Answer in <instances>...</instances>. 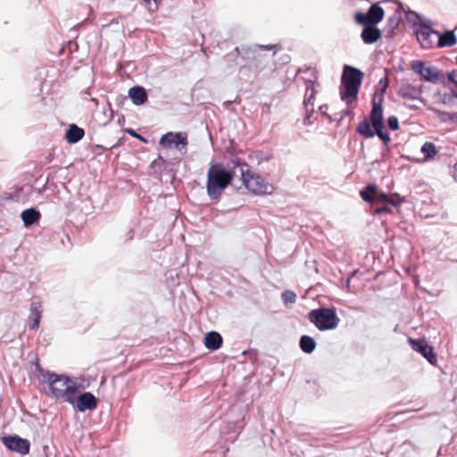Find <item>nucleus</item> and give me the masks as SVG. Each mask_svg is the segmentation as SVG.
<instances>
[{"instance_id":"1","label":"nucleus","mask_w":457,"mask_h":457,"mask_svg":"<svg viewBox=\"0 0 457 457\" xmlns=\"http://www.w3.org/2000/svg\"><path fill=\"white\" fill-rule=\"evenodd\" d=\"M36 371L38 378L48 384L51 397L75 404V398L79 394V385L75 381L64 375L45 371L39 364H37Z\"/></svg>"},{"instance_id":"2","label":"nucleus","mask_w":457,"mask_h":457,"mask_svg":"<svg viewBox=\"0 0 457 457\" xmlns=\"http://www.w3.org/2000/svg\"><path fill=\"white\" fill-rule=\"evenodd\" d=\"M234 172L227 170L218 162H212L207 171L206 190L212 199L220 197L225 188L231 183Z\"/></svg>"},{"instance_id":"3","label":"nucleus","mask_w":457,"mask_h":457,"mask_svg":"<svg viewBox=\"0 0 457 457\" xmlns=\"http://www.w3.org/2000/svg\"><path fill=\"white\" fill-rule=\"evenodd\" d=\"M363 79V73L357 68L345 65L341 77L340 97L350 105L355 102Z\"/></svg>"},{"instance_id":"4","label":"nucleus","mask_w":457,"mask_h":457,"mask_svg":"<svg viewBox=\"0 0 457 457\" xmlns=\"http://www.w3.org/2000/svg\"><path fill=\"white\" fill-rule=\"evenodd\" d=\"M232 162L235 166L241 165L247 168L246 170L241 168V180L244 186L253 194L262 195L273 193V185L269 183L262 176L249 169L246 163L241 164L239 159L233 160Z\"/></svg>"},{"instance_id":"5","label":"nucleus","mask_w":457,"mask_h":457,"mask_svg":"<svg viewBox=\"0 0 457 457\" xmlns=\"http://www.w3.org/2000/svg\"><path fill=\"white\" fill-rule=\"evenodd\" d=\"M307 317L310 322L314 324L320 331L335 329L340 321L334 307H320L312 310Z\"/></svg>"},{"instance_id":"6","label":"nucleus","mask_w":457,"mask_h":457,"mask_svg":"<svg viewBox=\"0 0 457 457\" xmlns=\"http://www.w3.org/2000/svg\"><path fill=\"white\" fill-rule=\"evenodd\" d=\"M382 97L372 102V110L370 114V121L376 130L377 136L386 145L390 141V137L384 124Z\"/></svg>"},{"instance_id":"7","label":"nucleus","mask_w":457,"mask_h":457,"mask_svg":"<svg viewBox=\"0 0 457 457\" xmlns=\"http://www.w3.org/2000/svg\"><path fill=\"white\" fill-rule=\"evenodd\" d=\"M384 10L378 4H373L367 13L358 12L354 14V21L360 25H377L384 19Z\"/></svg>"},{"instance_id":"8","label":"nucleus","mask_w":457,"mask_h":457,"mask_svg":"<svg viewBox=\"0 0 457 457\" xmlns=\"http://www.w3.org/2000/svg\"><path fill=\"white\" fill-rule=\"evenodd\" d=\"M408 342L411 348L420 353L424 358H426L429 363L436 364L437 358L434 352L433 346L429 345L425 338L414 339L411 337L408 338Z\"/></svg>"},{"instance_id":"9","label":"nucleus","mask_w":457,"mask_h":457,"mask_svg":"<svg viewBox=\"0 0 457 457\" xmlns=\"http://www.w3.org/2000/svg\"><path fill=\"white\" fill-rule=\"evenodd\" d=\"M4 446L12 451L21 454L29 453L30 444L27 439H23L18 436H8L2 438Z\"/></svg>"},{"instance_id":"10","label":"nucleus","mask_w":457,"mask_h":457,"mask_svg":"<svg viewBox=\"0 0 457 457\" xmlns=\"http://www.w3.org/2000/svg\"><path fill=\"white\" fill-rule=\"evenodd\" d=\"M73 406L81 412L87 410L93 411L97 407V399L92 393L85 392L76 395Z\"/></svg>"},{"instance_id":"11","label":"nucleus","mask_w":457,"mask_h":457,"mask_svg":"<svg viewBox=\"0 0 457 457\" xmlns=\"http://www.w3.org/2000/svg\"><path fill=\"white\" fill-rule=\"evenodd\" d=\"M416 36L418 41L420 43L421 46L423 48H431L433 47V45L435 43L434 39L432 38L433 36H438V32L433 30L429 26L427 25H420L417 31Z\"/></svg>"},{"instance_id":"12","label":"nucleus","mask_w":457,"mask_h":457,"mask_svg":"<svg viewBox=\"0 0 457 457\" xmlns=\"http://www.w3.org/2000/svg\"><path fill=\"white\" fill-rule=\"evenodd\" d=\"M412 69L426 81L436 82L440 79V72L434 67H426L423 62H415Z\"/></svg>"},{"instance_id":"13","label":"nucleus","mask_w":457,"mask_h":457,"mask_svg":"<svg viewBox=\"0 0 457 457\" xmlns=\"http://www.w3.org/2000/svg\"><path fill=\"white\" fill-rule=\"evenodd\" d=\"M159 144L163 147H170L172 145L186 146L187 145V137L186 134L181 132H168L161 137Z\"/></svg>"},{"instance_id":"14","label":"nucleus","mask_w":457,"mask_h":457,"mask_svg":"<svg viewBox=\"0 0 457 457\" xmlns=\"http://www.w3.org/2000/svg\"><path fill=\"white\" fill-rule=\"evenodd\" d=\"M361 39L365 44H373L377 42L382 36L381 31L372 24L362 25Z\"/></svg>"},{"instance_id":"15","label":"nucleus","mask_w":457,"mask_h":457,"mask_svg":"<svg viewBox=\"0 0 457 457\" xmlns=\"http://www.w3.org/2000/svg\"><path fill=\"white\" fill-rule=\"evenodd\" d=\"M29 311L31 313V320L29 322V328L34 330L39 327L42 313L41 303L39 302L31 303Z\"/></svg>"},{"instance_id":"16","label":"nucleus","mask_w":457,"mask_h":457,"mask_svg":"<svg viewBox=\"0 0 457 457\" xmlns=\"http://www.w3.org/2000/svg\"><path fill=\"white\" fill-rule=\"evenodd\" d=\"M222 343L223 339L218 332H208L204 337V345L211 351H215L220 348Z\"/></svg>"},{"instance_id":"17","label":"nucleus","mask_w":457,"mask_h":457,"mask_svg":"<svg viewBox=\"0 0 457 457\" xmlns=\"http://www.w3.org/2000/svg\"><path fill=\"white\" fill-rule=\"evenodd\" d=\"M129 96L132 103L136 105H140L147 101V94L143 87L136 86L129 90Z\"/></svg>"},{"instance_id":"18","label":"nucleus","mask_w":457,"mask_h":457,"mask_svg":"<svg viewBox=\"0 0 457 457\" xmlns=\"http://www.w3.org/2000/svg\"><path fill=\"white\" fill-rule=\"evenodd\" d=\"M85 135L83 129L75 124H71L66 131V139L71 144H75L81 140Z\"/></svg>"},{"instance_id":"19","label":"nucleus","mask_w":457,"mask_h":457,"mask_svg":"<svg viewBox=\"0 0 457 457\" xmlns=\"http://www.w3.org/2000/svg\"><path fill=\"white\" fill-rule=\"evenodd\" d=\"M40 217V212L33 208L27 209L21 212V219L26 227L37 222Z\"/></svg>"},{"instance_id":"20","label":"nucleus","mask_w":457,"mask_h":457,"mask_svg":"<svg viewBox=\"0 0 457 457\" xmlns=\"http://www.w3.org/2000/svg\"><path fill=\"white\" fill-rule=\"evenodd\" d=\"M357 133L364 137L365 138H370L373 137L376 134V130L372 127V124L368 120H361L357 128H356Z\"/></svg>"},{"instance_id":"21","label":"nucleus","mask_w":457,"mask_h":457,"mask_svg":"<svg viewBox=\"0 0 457 457\" xmlns=\"http://www.w3.org/2000/svg\"><path fill=\"white\" fill-rule=\"evenodd\" d=\"M438 40L437 46L438 47H445V46H453L456 44V37L452 30H447L444 34L440 35L438 33Z\"/></svg>"},{"instance_id":"22","label":"nucleus","mask_w":457,"mask_h":457,"mask_svg":"<svg viewBox=\"0 0 457 457\" xmlns=\"http://www.w3.org/2000/svg\"><path fill=\"white\" fill-rule=\"evenodd\" d=\"M316 94L317 89L315 87V83L312 81H308L306 83V93L303 100V104L306 108H309V106H311V108H313Z\"/></svg>"},{"instance_id":"23","label":"nucleus","mask_w":457,"mask_h":457,"mask_svg":"<svg viewBox=\"0 0 457 457\" xmlns=\"http://www.w3.org/2000/svg\"><path fill=\"white\" fill-rule=\"evenodd\" d=\"M398 95L402 98L414 100V99L420 98V96L421 95V91L420 89H417L413 87L407 85V86L402 87L399 89Z\"/></svg>"},{"instance_id":"24","label":"nucleus","mask_w":457,"mask_h":457,"mask_svg":"<svg viewBox=\"0 0 457 457\" xmlns=\"http://www.w3.org/2000/svg\"><path fill=\"white\" fill-rule=\"evenodd\" d=\"M301 350L305 353H312L316 348L315 340L310 336H302L300 338Z\"/></svg>"},{"instance_id":"25","label":"nucleus","mask_w":457,"mask_h":457,"mask_svg":"<svg viewBox=\"0 0 457 457\" xmlns=\"http://www.w3.org/2000/svg\"><path fill=\"white\" fill-rule=\"evenodd\" d=\"M377 190V186L374 184L368 185L361 191V196L363 201L367 203H373L375 198V194Z\"/></svg>"},{"instance_id":"26","label":"nucleus","mask_w":457,"mask_h":457,"mask_svg":"<svg viewBox=\"0 0 457 457\" xmlns=\"http://www.w3.org/2000/svg\"><path fill=\"white\" fill-rule=\"evenodd\" d=\"M421 153L424 154L425 159H432L434 156L436 155L437 150L436 145L431 142H426L421 146Z\"/></svg>"},{"instance_id":"27","label":"nucleus","mask_w":457,"mask_h":457,"mask_svg":"<svg viewBox=\"0 0 457 457\" xmlns=\"http://www.w3.org/2000/svg\"><path fill=\"white\" fill-rule=\"evenodd\" d=\"M285 304L295 303L296 301V294L291 290H286L281 295Z\"/></svg>"},{"instance_id":"28","label":"nucleus","mask_w":457,"mask_h":457,"mask_svg":"<svg viewBox=\"0 0 457 457\" xmlns=\"http://www.w3.org/2000/svg\"><path fill=\"white\" fill-rule=\"evenodd\" d=\"M387 197H388V195H386V194H385L383 192H380V191H378L377 189L373 203H375L377 204H387Z\"/></svg>"},{"instance_id":"29","label":"nucleus","mask_w":457,"mask_h":457,"mask_svg":"<svg viewBox=\"0 0 457 457\" xmlns=\"http://www.w3.org/2000/svg\"><path fill=\"white\" fill-rule=\"evenodd\" d=\"M387 124L392 130H396L399 129L398 119L395 116H390L387 119Z\"/></svg>"},{"instance_id":"30","label":"nucleus","mask_w":457,"mask_h":457,"mask_svg":"<svg viewBox=\"0 0 457 457\" xmlns=\"http://www.w3.org/2000/svg\"><path fill=\"white\" fill-rule=\"evenodd\" d=\"M403 202L402 199L397 195H388L387 204H390L394 206L400 204Z\"/></svg>"},{"instance_id":"31","label":"nucleus","mask_w":457,"mask_h":457,"mask_svg":"<svg viewBox=\"0 0 457 457\" xmlns=\"http://www.w3.org/2000/svg\"><path fill=\"white\" fill-rule=\"evenodd\" d=\"M126 132L129 134L131 137L137 138L141 142L146 143V139L141 135L137 134L133 129H127Z\"/></svg>"},{"instance_id":"32","label":"nucleus","mask_w":457,"mask_h":457,"mask_svg":"<svg viewBox=\"0 0 457 457\" xmlns=\"http://www.w3.org/2000/svg\"><path fill=\"white\" fill-rule=\"evenodd\" d=\"M307 109V113H306V116L303 120V123L304 125H310L312 123V113L314 112V108H306Z\"/></svg>"},{"instance_id":"33","label":"nucleus","mask_w":457,"mask_h":457,"mask_svg":"<svg viewBox=\"0 0 457 457\" xmlns=\"http://www.w3.org/2000/svg\"><path fill=\"white\" fill-rule=\"evenodd\" d=\"M389 212H391V210L386 205H384L381 207H377L373 212L374 215H380L382 213H389Z\"/></svg>"},{"instance_id":"34","label":"nucleus","mask_w":457,"mask_h":457,"mask_svg":"<svg viewBox=\"0 0 457 457\" xmlns=\"http://www.w3.org/2000/svg\"><path fill=\"white\" fill-rule=\"evenodd\" d=\"M449 120L457 122V112H452L448 114Z\"/></svg>"},{"instance_id":"35","label":"nucleus","mask_w":457,"mask_h":457,"mask_svg":"<svg viewBox=\"0 0 457 457\" xmlns=\"http://www.w3.org/2000/svg\"><path fill=\"white\" fill-rule=\"evenodd\" d=\"M453 169H454L453 176L456 177L457 176V163L454 165Z\"/></svg>"},{"instance_id":"36","label":"nucleus","mask_w":457,"mask_h":457,"mask_svg":"<svg viewBox=\"0 0 457 457\" xmlns=\"http://www.w3.org/2000/svg\"><path fill=\"white\" fill-rule=\"evenodd\" d=\"M154 2H157V0H154Z\"/></svg>"}]
</instances>
